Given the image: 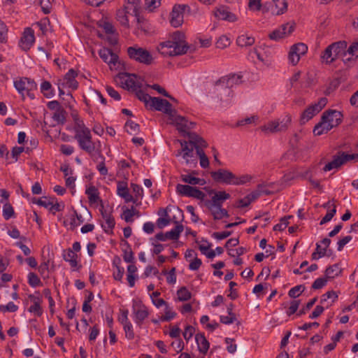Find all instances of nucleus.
Wrapping results in <instances>:
<instances>
[{
  "label": "nucleus",
  "instance_id": "obj_24",
  "mask_svg": "<svg viewBox=\"0 0 358 358\" xmlns=\"http://www.w3.org/2000/svg\"><path fill=\"white\" fill-rule=\"evenodd\" d=\"M85 194L87 195L90 205L99 203L101 207H103V201L99 196V192L96 187L93 185L90 186L86 189Z\"/></svg>",
  "mask_w": 358,
  "mask_h": 358
},
{
  "label": "nucleus",
  "instance_id": "obj_6",
  "mask_svg": "<svg viewBox=\"0 0 358 358\" xmlns=\"http://www.w3.org/2000/svg\"><path fill=\"white\" fill-rule=\"evenodd\" d=\"M127 52L129 58L136 62L145 65H150L153 63L152 55L145 48L134 45L129 47Z\"/></svg>",
  "mask_w": 358,
  "mask_h": 358
},
{
  "label": "nucleus",
  "instance_id": "obj_40",
  "mask_svg": "<svg viewBox=\"0 0 358 358\" xmlns=\"http://www.w3.org/2000/svg\"><path fill=\"white\" fill-rule=\"evenodd\" d=\"M116 17L120 23L126 27H129V16L126 14L125 10L122 9H120L117 11Z\"/></svg>",
  "mask_w": 358,
  "mask_h": 358
},
{
  "label": "nucleus",
  "instance_id": "obj_4",
  "mask_svg": "<svg viewBox=\"0 0 358 358\" xmlns=\"http://www.w3.org/2000/svg\"><path fill=\"white\" fill-rule=\"evenodd\" d=\"M188 141L178 140L181 145V149L178 150L176 156H182L187 164L196 163V157L194 155V149L196 150L200 140H204L196 134H188Z\"/></svg>",
  "mask_w": 358,
  "mask_h": 358
},
{
  "label": "nucleus",
  "instance_id": "obj_11",
  "mask_svg": "<svg viewBox=\"0 0 358 358\" xmlns=\"http://www.w3.org/2000/svg\"><path fill=\"white\" fill-rule=\"evenodd\" d=\"M185 10L190 12L188 5H175L170 14V23L174 27H180L183 22V13Z\"/></svg>",
  "mask_w": 358,
  "mask_h": 358
},
{
  "label": "nucleus",
  "instance_id": "obj_48",
  "mask_svg": "<svg viewBox=\"0 0 358 358\" xmlns=\"http://www.w3.org/2000/svg\"><path fill=\"white\" fill-rule=\"evenodd\" d=\"M262 187H264V184L258 185L255 191L247 195L250 203L261 196Z\"/></svg>",
  "mask_w": 358,
  "mask_h": 358
},
{
  "label": "nucleus",
  "instance_id": "obj_62",
  "mask_svg": "<svg viewBox=\"0 0 358 358\" xmlns=\"http://www.w3.org/2000/svg\"><path fill=\"white\" fill-rule=\"evenodd\" d=\"M327 282V278H317L314 282L313 283L311 288L313 289H319L322 288L326 285Z\"/></svg>",
  "mask_w": 358,
  "mask_h": 358
},
{
  "label": "nucleus",
  "instance_id": "obj_59",
  "mask_svg": "<svg viewBox=\"0 0 358 358\" xmlns=\"http://www.w3.org/2000/svg\"><path fill=\"white\" fill-rule=\"evenodd\" d=\"M176 315V313L172 310V309L169 306H166L165 308V314L164 315L162 316L161 320L162 321H170L173 318H174Z\"/></svg>",
  "mask_w": 358,
  "mask_h": 358
},
{
  "label": "nucleus",
  "instance_id": "obj_35",
  "mask_svg": "<svg viewBox=\"0 0 358 358\" xmlns=\"http://www.w3.org/2000/svg\"><path fill=\"white\" fill-rule=\"evenodd\" d=\"M341 268L339 265L336 264L327 267L325 270V276L327 279L334 278L341 273Z\"/></svg>",
  "mask_w": 358,
  "mask_h": 358
},
{
  "label": "nucleus",
  "instance_id": "obj_42",
  "mask_svg": "<svg viewBox=\"0 0 358 358\" xmlns=\"http://www.w3.org/2000/svg\"><path fill=\"white\" fill-rule=\"evenodd\" d=\"M253 177L249 174H243L240 176L235 175L234 185H245L251 181Z\"/></svg>",
  "mask_w": 358,
  "mask_h": 358
},
{
  "label": "nucleus",
  "instance_id": "obj_15",
  "mask_svg": "<svg viewBox=\"0 0 358 358\" xmlns=\"http://www.w3.org/2000/svg\"><path fill=\"white\" fill-rule=\"evenodd\" d=\"M150 109L162 111L169 115L172 111V105L166 99L159 97H152L148 106Z\"/></svg>",
  "mask_w": 358,
  "mask_h": 358
},
{
  "label": "nucleus",
  "instance_id": "obj_14",
  "mask_svg": "<svg viewBox=\"0 0 358 358\" xmlns=\"http://www.w3.org/2000/svg\"><path fill=\"white\" fill-rule=\"evenodd\" d=\"M121 84L124 88L134 92L137 89L141 88L142 80L137 78L134 74L130 75L124 73L120 76Z\"/></svg>",
  "mask_w": 358,
  "mask_h": 358
},
{
  "label": "nucleus",
  "instance_id": "obj_27",
  "mask_svg": "<svg viewBox=\"0 0 358 358\" xmlns=\"http://www.w3.org/2000/svg\"><path fill=\"white\" fill-rule=\"evenodd\" d=\"M230 198V194L224 191L218 192L215 194L211 200L207 204L213 205L214 206H222L224 201Z\"/></svg>",
  "mask_w": 358,
  "mask_h": 358
},
{
  "label": "nucleus",
  "instance_id": "obj_28",
  "mask_svg": "<svg viewBox=\"0 0 358 358\" xmlns=\"http://www.w3.org/2000/svg\"><path fill=\"white\" fill-rule=\"evenodd\" d=\"M195 339L198 345L199 351L202 354H206L209 349L210 344L204 334H197L195 336Z\"/></svg>",
  "mask_w": 358,
  "mask_h": 358
},
{
  "label": "nucleus",
  "instance_id": "obj_50",
  "mask_svg": "<svg viewBox=\"0 0 358 358\" xmlns=\"http://www.w3.org/2000/svg\"><path fill=\"white\" fill-rule=\"evenodd\" d=\"M129 192L127 187V183L126 182H118L117 186V194L120 196L123 197Z\"/></svg>",
  "mask_w": 358,
  "mask_h": 358
},
{
  "label": "nucleus",
  "instance_id": "obj_7",
  "mask_svg": "<svg viewBox=\"0 0 358 358\" xmlns=\"http://www.w3.org/2000/svg\"><path fill=\"white\" fill-rule=\"evenodd\" d=\"M291 117L289 115L285 116L281 120H274L268 122L261 127V129L264 133H276L286 131L290 123Z\"/></svg>",
  "mask_w": 358,
  "mask_h": 358
},
{
  "label": "nucleus",
  "instance_id": "obj_44",
  "mask_svg": "<svg viewBox=\"0 0 358 358\" xmlns=\"http://www.w3.org/2000/svg\"><path fill=\"white\" fill-rule=\"evenodd\" d=\"M52 85L48 81H43L41 85V90L43 95L47 98H51L53 93L51 91Z\"/></svg>",
  "mask_w": 358,
  "mask_h": 358
},
{
  "label": "nucleus",
  "instance_id": "obj_64",
  "mask_svg": "<svg viewBox=\"0 0 358 358\" xmlns=\"http://www.w3.org/2000/svg\"><path fill=\"white\" fill-rule=\"evenodd\" d=\"M338 154H341L344 164L351 160H355L358 162V154H347L344 152H340Z\"/></svg>",
  "mask_w": 358,
  "mask_h": 358
},
{
  "label": "nucleus",
  "instance_id": "obj_45",
  "mask_svg": "<svg viewBox=\"0 0 358 358\" xmlns=\"http://www.w3.org/2000/svg\"><path fill=\"white\" fill-rule=\"evenodd\" d=\"M177 294L178 300L180 301H186L191 298V293L185 287L178 289Z\"/></svg>",
  "mask_w": 358,
  "mask_h": 358
},
{
  "label": "nucleus",
  "instance_id": "obj_19",
  "mask_svg": "<svg viewBox=\"0 0 358 358\" xmlns=\"http://www.w3.org/2000/svg\"><path fill=\"white\" fill-rule=\"evenodd\" d=\"M35 41L34 32L32 29L28 27L24 29L20 41V46L25 51L29 50Z\"/></svg>",
  "mask_w": 358,
  "mask_h": 358
},
{
  "label": "nucleus",
  "instance_id": "obj_51",
  "mask_svg": "<svg viewBox=\"0 0 358 358\" xmlns=\"http://www.w3.org/2000/svg\"><path fill=\"white\" fill-rule=\"evenodd\" d=\"M18 310V306H16L13 302L10 301L6 305H0V312L6 313L10 312L14 313Z\"/></svg>",
  "mask_w": 358,
  "mask_h": 358
},
{
  "label": "nucleus",
  "instance_id": "obj_54",
  "mask_svg": "<svg viewBox=\"0 0 358 358\" xmlns=\"http://www.w3.org/2000/svg\"><path fill=\"white\" fill-rule=\"evenodd\" d=\"M229 45H230V40L226 36H220L216 42V47L220 49H224V48L228 47Z\"/></svg>",
  "mask_w": 358,
  "mask_h": 358
},
{
  "label": "nucleus",
  "instance_id": "obj_25",
  "mask_svg": "<svg viewBox=\"0 0 358 358\" xmlns=\"http://www.w3.org/2000/svg\"><path fill=\"white\" fill-rule=\"evenodd\" d=\"M77 73L73 69H70L65 75L63 83L61 84L62 87H68L73 90H76L78 86V82L76 80Z\"/></svg>",
  "mask_w": 358,
  "mask_h": 358
},
{
  "label": "nucleus",
  "instance_id": "obj_47",
  "mask_svg": "<svg viewBox=\"0 0 358 358\" xmlns=\"http://www.w3.org/2000/svg\"><path fill=\"white\" fill-rule=\"evenodd\" d=\"M292 215H289V216H287V217H283L280 219V222L275 224L274 227H273V230L274 231H283L289 224V222H288V220L289 218H292Z\"/></svg>",
  "mask_w": 358,
  "mask_h": 358
},
{
  "label": "nucleus",
  "instance_id": "obj_61",
  "mask_svg": "<svg viewBox=\"0 0 358 358\" xmlns=\"http://www.w3.org/2000/svg\"><path fill=\"white\" fill-rule=\"evenodd\" d=\"M333 208L327 212V213L325 215V216L321 220L320 224L322 225L328 222H329L334 215L336 213V206L334 204L332 205Z\"/></svg>",
  "mask_w": 358,
  "mask_h": 358
},
{
  "label": "nucleus",
  "instance_id": "obj_17",
  "mask_svg": "<svg viewBox=\"0 0 358 358\" xmlns=\"http://www.w3.org/2000/svg\"><path fill=\"white\" fill-rule=\"evenodd\" d=\"M294 29V22H287L281 25L278 29H275L269 34V38L271 40L278 41L280 38L289 35Z\"/></svg>",
  "mask_w": 358,
  "mask_h": 358
},
{
  "label": "nucleus",
  "instance_id": "obj_16",
  "mask_svg": "<svg viewBox=\"0 0 358 358\" xmlns=\"http://www.w3.org/2000/svg\"><path fill=\"white\" fill-rule=\"evenodd\" d=\"M133 310L135 314V322L141 327L143 320L149 315L148 310L142 301L134 300Z\"/></svg>",
  "mask_w": 358,
  "mask_h": 358
},
{
  "label": "nucleus",
  "instance_id": "obj_3",
  "mask_svg": "<svg viewBox=\"0 0 358 358\" xmlns=\"http://www.w3.org/2000/svg\"><path fill=\"white\" fill-rule=\"evenodd\" d=\"M242 82V76L239 74L223 76L215 83V92L221 101H228L233 96L231 88L241 85Z\"/></svg>",
  "mask_w": 358,
  "mask_h": 358
},
{
  "label": "nucleus",
  "instance_id": "obj_1",
  "mask_svg": "<svg viewBox=\"0 0 358 358\" xmlns=\"http://www.w3.org/2000/svg\"><path fill=\"white\" fill-rule=\"evenodd\" d=\"M74 131L75 139L80 149L89 154L94 161H98L99 158H103L100 148V142L95 143L92 141L91 131L82 120H75Z\"/></svg>",
  "mask_w": 358,
  "mask_h": 358
},
{
  "label": "nucleus",
  "instance_id": "obj_60",
  "mask_svg": "<svg viewBox=\"0 0 358 358\" xmlns=\"http://www.w3.org/2000/svg\"><path fill=\"white\" fill-rule=\"evenodd\" d=\"M53 201V197H43L41 199H38L36 200V201H34V203H37L38 205L41 206H43L46 208H49L50 205H52Z\"/></svg>",
  "mask_w": 358,
  "mask_h": 358
},
{
  "label": "nucleus",
  "instance_id": "obj_9",
  "mask_svg": "<svg viewBox=\"0 0 358 358\" xmlns=\"http://www.w3.org/2000/svg\"><path fill=\"white\" fill-rule=\"evenodd\" d=\"M210 176L215 182L234 185L235 174L228 169H220L211 171Z\"/></svg>",
  "mask_w": 358,
  "mask_h": 358
},
{
  "label": "nucleus",
  "instance_id": "obj_22",
  "mask_svg": "<svg viewBox=\"0 0 358 358\" xmlns=\"http://www.w3.org/2000/svg\"><path fill=\"white\" fill-rule=\"evenodd\" d=\"M123 9L128 16H136L141 10V0H127Z\"/></svg>",
  "mask_w": 358,
  "mask_h": 358
},
{
  "label": "nucleus",
  "instance_id": "obj_26",
  "mask_svg": "<svg viewBox=\"0 0 358 358\" xmlns=\"http://www.w3.org/2000/svg\"><path fill=\"white\" fill-rule=\"evenodd\" d=\"M30 300L33 302V305H31L29 308V312L34 313L37 317H40L43 314V309L41 306V299L38 296H36L33 294H30L29 296Z\"/></svg>",
  "mask_w": 358,
  "mask_h": 358
},
{
  "label": "nucleus",
  "instance_id": "obj_18",
  "mask_svg": "<svg viewBox=\"0 0 358 358\" xmlns=\"http://www.w3.org/2000/svg\"><path fill=\"white\" fill-rule=\"evenodd\" d=\"M322 117L323 120H327V123L334 128L341 123L343 115L339 111L329 110L324 112Z\"/></svg>",
  "mask_w": 358,
  "mask_h": 358
},
{
  "label": "nucleus",
  "instance_id": "obj_34",
  "mask_svg": "<svg viewBox=\"0 0 358 358\" xmlns=\"http://www.w3.org/2000/svg\"><path fill=\"white\" fill-rule=\"evenodd\" d=\"M319 111L316 110V108L313 105L307 108L301 115V122L302 124L306 123L308 120L313 118L316 114H317Z\"/></svg>",
  "mask_w": 358,
  "mask_h": 358
},
{
  "label": "nucleus",
  "instance_id": "obj_30",
  "mask_svg": "<svg viewBox=\"0 0 358 358\" xmlns=\"http://www.w3.org/2000/svg\"><path fill=\"white\" fill-rule=\"evenodd\" d=\"M274 8L272 13L276 15H282L287 11V3L285 0H273Z\"/></svg>",
  "mask_w": 358,
  "mask_h": 358
},
{
  "label": "nucleus",
  "instance_id": "obj_39",
  "mask_svg": "<svg viewBox=\"0 0 358 358\" xmlns=\"http://www.w3.org/2000/svg\"><path fill=\"white\" fill-rule=\"evenodd\" d=\"M66 113L65 110L62 108L54 112L52 115L53 120L58 124H64L66 121Z\"/></svg>",
  "mask_w": 358,
  "mask_h": 358
},
{
  "label": "nucleus",
  "instance_id": "obj_33",
  "mask_svg": "<svg viewBox=\"0 0 358 358\" xmlns=\"http://www.w3.org/2000/svg\"><path fill=\"white\" fill-rule=\"evenodd\" d=\"M181 180L182 182L190 184V185H203L206 183V181L204 179L196 178L194 176H192V175H181L180 176Z\"/></svg>",
  "mask_w": 358,
  "mask_h": 358
},
{
  "label": "nucleus",
  "instance_id": "obj_23",
  "mask_svg": "<svg viewBox=\"0 0 358 358\" xmlns=\"http://www.w3.org/2000/svg\"><path fill=\"white\" fill-rule=\"evenodd\" d=\"M208 146V143L205 140H200L199 145L196 147V155L200 159V166L206 169L209 166V159L203 151V148Z\"/></svg>",
  "mask_w": 358,
  "mask_h": 358
},
{
  "label": "nucleus",
  "instance_id": "obj_58",
  "mask_svg": "<svg viewBox=\"0 0 358 358\" xmlns=\"http://www.w3.org/2000/svg\"><path fill=\"white\" fill-rule=\"evenodd\" d=\"M14 215V210L12 206L9 203H6L3 208V215L5 220H8Z\"/></svg>",
  "mask_w": 358,
  "mask_h": 358
},
{
  "label": "nucleus",
  "instance_id": "obj_37",
  "mask_svg": "<svg viewBox=\"0 0 358 358\" xmlns=\"http://www.w3.org/2000/svg\"><path fill=\"white\" fill-rule=\"evenodd\" d=\"M176 223H177V225L175 228L171 229L170 231L166 232L169 240H178L181 232L183 231V225L178 224V222H176Z\"/></svg>",
  "mask_w": 358,
  "mask_h": 358
},
{
  "label": "nucleus",
  "instance_id": "obj_21",
  "mask_svg": "<svg viewBox=\"0 0 358 358\" xmlns=\"http://www.w3.org/2000/svg\"><path fill=\"white\" fill-rule=\"evenodd\" d=\"M100 57L110 66H115L118 62V56L114 53L110 49L103 48L99 52Z\"/></svg>",
  "mask_w": 358,
  "mask_h": 358
},
{
  "label": "nucleus",
  "instance_id": "obj_10",
  "mask_svg": "<svg viewBox=\"0 0 358 358\" xmlns=\"http://www.w3.org/2000/svg\"><path fill=\"white\" fill-rule=\"evenodd\" d=\"M176 192L180 196L192 197L201 201L204 200L206 197L205 193L202 191L199 190L197 187L188 185L178 184L176 185Z\"/></svg>",
  "mask_w": 358,
  "mask_h": 358
},
{
  "label": "nucleus",
  "instance_id": "obj_52",
  "mask_svg": "<svg viewBox=\"0 0 358 358\" xmlns=\"http://www.w3.org/2000/svg\"><path fill=\"white\" fill-rule=\"evenodd\" d=\"M124 331L125 332V336L129 340H132L135 337L134 332L133 326L131 322H127L123 325Z\"/></svg>",
  "mask_w": 358,
  "mask_h": 358
},
{
  "label": "nucleus",
  "instance_id": "obj_12",
  "mask_svg": "<svg viewBox=\"0 0 358 358\" xmlns=\"http://www.w3.org/2000/svg\"><path fill=\"white\" fill-rule=\"evenodd\" d=\"M14 87L22 95V99H24V94L27 91H34L37 89L36 83L28 78H20L14 81Z\"/></svg>",
  "mask_w": 358,
  "mask_h": 358
},
{
  "label": "nucleus",
  "instance_id": "obj_55",
  "mask_svg": "<svg viewBox=\"0 0 358 358\" xmlns=\"http://www.w3.org/2000/svg\"><path fill=\"white\" fill-rule=\"evenodd\" d=\"M64 208V204L63 203L57 202V199L55 197H53V201L52 205L49 207V210L55 214V212H59L63 210Z\"/></svg>",
  "mask_w": 358,
  "mask_h": 358
},
{
  "label": "nucleus",
  "instance_id": "obj_13",
  "mask_svg": "<svg viewBox=\"0 0 358 358\" xmlns=\"http://www.w3.org/2000/svg\"><path fill=\"white\" fill-rule=\"evenodd\" d=\"M308 51V46L303 43H299L293 45L289 50L288 59L292 65L298 64L301 56L304 55Z\"/></svg>",
  "mask_w": 358,
  "mask_h": 358
},
{
  "label": "nucleus",
  "instance_id": "obj_43",
  "mask_svg": "<svg viewBox=\"0 0 358 358\" xmlns=\"http://www.w3.org/2000/svg\"><path fill=\"white\" fill-rule=\"evenodd\" d=\"M134 92H136V97L140 101H143L145 103V106L148 107L152 96H150L149 94H146L144 91L141 90V88L137 89Z\"/></svg>",
  "mask_w": 358,
  "mask_h": 358
},
{
  "label": "nucleus",
  "instance_id": "obj_41",
  "mask_svg": "<svg viewBox=\"0 0 358 358\" xmlns=\"http://www.w3.org/2000/svg\"><path fill=\"white\" fill-rule=\"evenodd\" d=\"M125 129L129 134H136L140 131V126L132 120H128L125 124Z\"/></svg>",
  "mask_w": 358,
  "mask_h": 358
},
{
  "label": "nucleus",
  "instance_id": "obj_2",
  "mask_svg": "<svg viewBox=\"0 0 358 358\" xmlns=\"http://www.w3.org/2000/svg\"><path fill=\"white\" fill-rule=\"evenodd\" d=\"M188 49L184 34L178 31L173 33L171 40L161 43L158 47L162 55L169 57L185 54Z\"/></svg>",
  "mask_w": 358,
  "mask_h": 358
},
{
  "label": "nucleus",
  "instance_id": "obj_29",
  "mask_svg": "<svg viewBox=\"0 0 358 358\" xmlns=\"http://www.w3.org/2000/svg\"><path fill=\"white\" fill-rule=\"evenodd\" d=\"M332 128L333 127L327 123V120H323V117L322 116L321 121L314 127L313 133L315 136H320L323 134H327Z\"/></svg>",
  "mask_w": 358,
  "mask_h": 358
},
{
  "label": "nucleus",
  "instance_id": "obj_53",
  "mask_svg": "<svg viewBox=\"0 0 358 358\" xmlns=\"http://www.w3.org/2000/svg\"><path fill=\"white\" fill-rule=\"evenodd\" d=\"M305 289V287L303 285H297L292 287L288 292L289 296L291 298H296L298 297Z\"/></svg>",
  "mask_w": 358,
  "mask_h": 358
},
{
  "label": "nucleus",
  "instance_id": "obj_46",
  "mask_svg": "<svg viewBox=\"0 0 358 358\" xmlns=\"http://www.w3.org/2000/svg\"><path fill=\"white\" fill-rule=\"evenodd\" d=\"M123 215L124 220L127 222H130L133 221L132 217L134 215H136L137 216H139V212L132 206L131 209H126L124 210Z\"/></svg>",
  "mask_w": 358,
  "mask_h": 358
},
{
  "label": "nucleus",
  "instance_id": "obj_36",
  "mask_svg": "<svg viewBox=\"0 0 358 358\" xmlns=\"http://www.w3.org/2000/svg\"><path fill=\"white\" fill-rule=\"evenodd\" d=\"M77 258L78 255L71 249L67 250L64 254V259L66 262H69L73 268L76 267L78 265Z\"/></svg>",
  "mask_w": 358,
  "mask_h": 358
},
{
  "label": "nucleus",
  "instance_id": "obj_49",
  "mask_svg": "<svg viewBox=\"0 0 358 358\" xmlns=\"http://www.w3.org/2000/svg\"><path fill=\"white\" fill-rule=\"evenodd\" d=\"M28 282L29 285L33 287H36L41 285L40 278L33 272L29 273L28 275Z\"/></svg>",
  "mask_w": 358,
  "mask_h": 358
},
{
  "label": "nucleus",
  "instance_id": "obj_8",
  "mask_svg": "<svg viewBox=\"0 0 358 358\" xmlns=\"http://www.w3.org/2000/svg\"><path fill=\"white\" fill-rule=\"evenodd\" d=\"M169 119L172 124L176 126L177 129L183 136L188 137V134H195L189 131L192 127L188 124V120L185 117L178 115L175 109L169 115Z\"/></svg>",
  "mask_w": 358,
  "mask_h": 358
},
{
  "label": "nucleus",
  "instance_id": "obj_31",
  "mask_svg": "<svg viewBox=\"0 0 358 358\" xmlns=\"http://www.w3.org/2000/svg\"><path fill=\"white\" fill-rule=\"evenodd\" d=\"M343 164H344V163L341 154H339L338 155L334 156L333 160L324 166L323 171L325 172L329 171L334 169H338Z\"/></svg>",
  "mask_w": 358,
  "mask_h": 358
},
{
  "label": "nucleus",
  "instance_id": "obj_56",
  "mask_svg": "<svg viewBox=\"0 0 358 358\" xmlns=\"http://www.w3.org/2000/svg\"><path fill=\"white\" fill-rule=\"evenodd\" d=\"M8 39V29L3 22L0 20V43H6Z\"/></svg>",
  "mask_w": 358,
  "mask_h": 358
},
{
  "label": "nucleus",
  "instance_id": "obj_32",
  "mask_svg": "<svg viewBox=\"0 0 358 358\" xmlns=\"http://www.w3.org/2000/svg\"><path fill=\"white\" fill-rule=\"evenodd\" d=\"M255 38L248 34H242L236 39V43L240 47L251 46L255 43Z\"/></svg>",
  "mask_w": 358,
  "mask_h": 358
},
{
  "label": "nucleus",
  "instance_id": "obj_57",
  "mask_svg": "<svg viewBox=\"0 0 358 358\" xmlns=\"http://www.w3.org/2000/svg\"><path fill=\"white\" fill-rule=\"evenodd\" d=\"M49 260L47 262H43L38 266V272L41 275L43 278H47L49 277Z\"/></svg>",
  "mask_w": 358,
  "mask_h": 358
},
{
  "label": "nucleus",
  "instance_id": "obj_20",
  "mask_svg": "<svg viewBox=\"0 0 358 358\" xmlns=\"http://www.w3.org/2000/svg\"><path fill=\"white\" fill-rule=\"evenodd\" d=\"M215 16L222 20H227L230 22H234L237 21L238 17L236 15L230 12L228 10V8L224 6H221L216 8V10L214 12Z\"/></svg>",
  "mask_w": 358,
  "mask_h": 358
},
{
  "label": "nucleus",
  "instance_id": "obj_38",
  "mask_svg": "<svg viewBox=\"0 0 358 358\" xmlns=\"http://www.w3.org/2000/svg\"><path fill=\"white\" fill-rule=\"evenodd\" d=\"M115 221L112 216L109 218L104 220V223L101 224L104 231L108 234H113V229L115 227Z\"/></svg>",
  "mask_w": 358,
  "mask_h": 358
},
{
  "label": "nucleus",
  "instance_id": "obj_5",
  "mask_svg": "<svg viewBox=\"0 0 358 358\" xmlns=\"http://www.w3.org/2000/svg\"><path fill=\"white\" fill-rule=\"evenodd\" d=\"M347 48L345 41H338L329 45L324 51L322 58L327 64L334 62L338 57L345 54Z\"/></svg>",
  "mask_w": 358,
  "mask_h": 358
},
{
  "label": "nucleus",
  "instance_id": "obj_63",
  "mask_svg": "<svg viewBox=\"0 0 358 358\" xmlns=\"http://www.w3.org/2000/svg\"><path fill=\"white\" fill-rule=\"evenodd\" d=\"M99 27H101L106 34H114L115 29L113 25L108 22H103L99 24Z\"/></svg>",
  "mask_w": 358,
  "mask_h": 358
}]
</instances>
